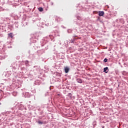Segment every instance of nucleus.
<instances>
[{
	"instance_id": "1",
	"label": "nucleus",
	"mask_w": 128,
	"mask_h": 128,
	"mask_svg": "<svg viewBox=\"0 0 128 128\" xmlns=\"http://www.w3.org/2000/svg\"><path fill=\"white\" fill-rule=\"evenodd\" d=\"M104 14V11H99L98 12V15L100 16H102Z\"/></svg>"
},
{
	"instance_id": "2",
	"label": "nucleus",
	"mask_w": 128,
	"mask_h": 128,
	"mask_svg": "<svg viewBox=\"0 0 128 128\" xmlns=\"http://www.w3.org/2000/svg\"><path fill=\"white\" fill-rule=\"evenodd\" d=\"M37 52L38 54H44V50H38Z\"/></svg>"
},
{
	"instance_id": "3",
	"label": "nucleus",
	"mask_w": 128,
	"mask_h": 128,
	"mask_svg": "<svg viewBox=\"0 0 128 128\" xmlns=\"http://www.w3.org/2000/svg\"><path fill=\"white\" fill-rule=\"evenodd\" d=\"M76 82H78L79 84H82V80L80 78H77Z\"/></svg>"
},
{
	"instance_id": "4",
	"label": "nucleus",
	"mask_w": 128,
	"mask_h": 128,
	"mask_svg": "<svg viewBox=\"0 0 128 128\" xmlns=\"http://www.w3.org/2000/svg\"><path fill=\"white\" fill-rule=\"evenodd\" d=\"M108 68L106 67L104 68V72H105L106 74H108Z\"/></svg>"
},
{
	"instance_id": "5",
	"label": "nucleus",
	"mask_w": 128,
	"mask_h": 128,
	"mask_svg": "<svg viewBox=\"0 0 128 128\" xmlns=\"http://www.w3.org/2000/svg\"><path fill=\"white\" fill-rule=\"evenodd\" d=\"M64 70H65L66 74H68V72L70 70V68H68V67H66L64 68Z\"/></svg>"
},
{
	"instance_id": "6",
	"label": "nucleus",
	"mask_w": 128,
	"mask_h": 128,
	"mask_svg": "<svg viewBox=\"0 0 128 128\" xmlns=\"http://www.w3.org/2000/svg\"><path fill=\"white\" fill-rule=\"evenodd\" d=\"M75 40L76 38H72L71 40H70V42H71V44H74Z\"/></svg>"
},
{
	"instance_id": "7",
	"label": "nucleus",
	"mask_w": 128,
	"mask_h": 128,
	"mask_svg": "<svg viewBox=\"0 0 128 128\" xmlns=\"http://www.w3.org/2000/svg\"><path fill=\"white\" fill-rule=\"evenodd\" d=\"M8 38H14V36H12V33H10L8 34Z\"/></svg>"
},
{
	"instance_id": "8",
	"label": "nucleus",
	"mask_w": 128,
	"mask_h": 128,
	"mask_svg": "<svg viewBox=\"0 0 128 128\" xmlns=\"http://www.w3.org/2000/svg\"><path fill=\"white\" fill-rule=\"evenodd\" d=\"M68 96H69L70 98H72V93H68Z\"/></svg>"
},
{
	"instance_id": "9",
	"label": "nucleus",
	"mask_w": 128,
	"mask_h": 128,
	"mask_svg": "<svg viewBox=\"0 0 128 128\" xmlns=\"http://www.w3.org/2000/svg\"><path fill=\"white\" fill-rule=\"evenodd\" d=\"M39 12H44V8L42 7H40L38 8Z\"/></svg>"
},
{
	"instance_id": "10",
	"label": "nucleus",
	"mask_w": 128,
	"mask_h": 128,
	"mask_svg": "<svg viewBox=\"0 0 128 128\" xmlns=\"http://www.w3.org/2000/svg\"><path fill=\"white\" fill-rule=\"evenodd\" d=\"M38 124H43L44 122H42V121H38Z\"/></svg>"
},
{
	"instance_id": "11",
	"label": "nucleus",
	"mask_w": 128,
	"mask_h": 128,
	"mask_svg": "<svg viewBox=\"0 0 128 128\" xmlns=\"http://www.w3.org/2000/svg\"><path fill=\"white\" fill-rule=\"evenodd\" d=\"M104 62H108V58H105L104 60Z\"/></svg>"
},
{
	"instance_id": "12",
	"label": "nucleus",
	"mask_w": 128,
	"mask_h": 128,
	"mask_svg": "<svg viewBox=\"0 0 128 128\" xmlns=\"http://www.w3.org/2000/svg\"><path fill=\"white\" fill-rule=\"evenodd\" d=\"M76 37H78V36H76V35H74H74L73 36V38H76Z\"/></svg>"
},
{
	"instance_id": "13",
	"label": "nucleus",
	"mask_w": 128,
	"mask_h": 128,
	"mask_svg": "<svg viewBox=\"0 0 128 128\" xmlns=\"http://www.w3.org/2000/svg\"><path fill=\"white\" fill-rule=\"evenodd\" d=\"M70 30H68V32H70Z\"/></svg>"
},
{
	"instance_id": "14",
	"label": "nucleus",
	"mask_w": 128,
	"mask_h": 128,
	"mask_svg": "<svg viewBox=\"0 0 128 128\" xmlns=\"http://www.w3.org/2000/svg\"><path fill=\"white\" fill-rule=\"evenodd\" d=\"M104 128V126L102 127V128Z\"/></svg>"
},
{
	"instance_id": "15",
	"label": "nucleus",
	"mask_w": 128,
	"mask_h": 128,
	"mask_svg": "<svg viewBox=\"0 0 128 128\" xmlns=\"http://www.w3.org/2000/svg\"><path fill=\"white\" fill-rule=\"evenodd\" d=\"M58 96H60V94H58Z\"/></svg>"
}]
</instances>
